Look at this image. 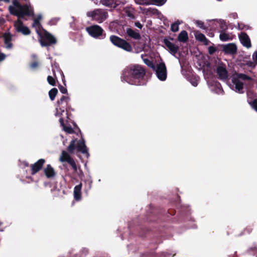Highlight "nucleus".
I'll return each instance as SVG.
<instances>
[{"label":"nucleus","mask_w":257,"mask_h":257,"mask_svg":"<svg viewBox=\"0 0 257 257\" xmlns=\"http://www.w3.org/2000/svg\"><path fill=\"white\" fill-rule=\"evenodd\" d=\"M74 127L77 128L78 132L81 135V139L77 140V139H73L70 143L69 145L67 148L66 151L63 150L61 152V154L59 158V161L61 162H67L68 163L72 168L74 171L77 172V165L74 160L70 156L69 154H73L75 150L76 149L77 151L79 152H81L83 154L89 155L88 152V149L85 145V142L84 138L82 137V135L80 128L75 123L74 124Z\"/></svg>","instance_id":"obj_1"},{"label":"nucleus","mask_w":257,"mask_h":257,"mask_svg":"<svg viewBox=\"0 0 257 257\" xmlns=\"http://www.w3.org/2000/svg\"><path fill=\"white\" fill-rule=\"evenodd\" d=\"M145 74L144 69L140 65H133L127 67L123 71L122 80L131 84L141 85L140 81Z\"/></svg>","instance_id":"obj_2"},{"label":"nucleus","mask_w":257,"mask_h":257,"mask_svg":"<svg viewBox=\"0 0 257 257\" xmlns=\"http://www.w3.org/2000/svg\"><path fill=\"white\" fill-rule=\"evenodd\" d=\"M9 10L11 14L16 16L19 18H23L25 16H34L33 8L29 3L22 5L17 0H14L12 5L9 7Z\"/></svg>","instance_id":"obj_3"},{"label":"nucleus","mask_w":257,"mask_h":257,"mask_svg":"<svg viewBox=\"0 0 257 257\" xmlns=\"http://www.w3.org/2000/svg\"><path fill=\"white\" fill-rule=\"evenodd\" d=\"M250 79V77L243 74H235L233 76L232 79V84L231 88L232 90L239 93H242L244 92V87L242 80Z\"/></svg>","instance_id":"obj_4"},{"label":"nucleus","mask_w":257,"mask_h":257,"mask_svg":"<svg viewBox=\"0 0 257 257\" xmlns=\"http://www.w3.org/2000/svg\"><path fill=\"white\" fill-rule=\"evenodd\" d=\"M87 16L97 23H101L107 19V13L104 10L96 9L88 12Z\"/></svg>","instance_id":"obj_5"},{"label":"nucleus","mask_w":257,"mask_h":257,"mask_svg":"<svg viewBox=\"0 0 257 257\" xmlns=\"http://www.w3.org/2000/svg\"><path fill=\"white\" fill-rule=\"evenodd\" d=\"M110 41L114 45L126 51L131 52L132 51L131 45L126 41L117 36L114 35L111 36L110 37Z\"/></svg>","instance_id":"obj_6"},{"label":"nucleus","mask_w":257,"mask_h":257,"mask_svg":"<svg viewBox=\"0 0 257 257\" xmlns=\"http://www.w3.org/2000/svg\"><path fill=\"white\" fill-rule=\"evenodd\" d=\"M88 34L96 39H103L105 37V34L103 33V29L98 25H93L86 28Z\"/></svg>","instance_id":"obj_7"},{"label":"nucleus","mask_w":257,"mask_h":257,"mask_svg":"<svg viewBox=\"0 0 257 257\" xmlns=\"http://www.w3.org/2000/svg\"><path fill=\"white\" fill-rule=\"evenodd\" d=\"M39 36H40V43L43 47L47 46L56 43L55 38L45 31H44Z\"/></svg>","instance_id":"obj_8"},{"label":"nucleus","mask_w":257,"mask_h":257,"mask_svg":"<svg viewBox=\"0 0 257 257\" xmlns=\"http://www.w3.org/2000/svg\"><path fill=\"white\" fill-rule=\"evenodd\" d=\"M14 27L16 31L24 35H28L31 33L28 27L24 25L23 23L19 19L14 22Z\"/></svg>","instance_id":"obj_9"},{"label":"nucleus","mask_w":257,"mask_h":257,"mask_svg":"<svg viewBox=\"0 0 257 257\" xmlns=\"http://www.w3.org/2000/svg\"><path fill=\"white\" fill-rule=\"evenodd\" d=\"M173 41V38L165 39L164 42L169 52L173 55H175L178 52L179 46L175 44Z\"/></svg>","instance_id":"obj_10"},{"label":"nucleus","mask_w":257,"mask_h":257,"mask_svg":"<svg viewBox=\"0 0 257 257\" xmlns=\"http://www.w3.org/2000/svg\"><path fill=\"white\" fill-rule=\"evenodd\" d=\"M156 75L159 79L164 81L167 78V69L164 63L158 64L156 70Z\"/></svg>","instance_id":"obj_11"},{"label":"nucleus","mask_w":257,"mask_h":257,"mask_svg":"<svg viewBox=\"0 0 257 257\" xmlns=\"http://www.w3.org/2000/svg\"><path fill=\"white\" fill-rule=\"evenodd\" d=\"M45 162L46 161L44 159H40L34 164L31 165V175H34L41 170Z\"/></svg>","instance_id":"obj_12"},{"label":"nucleus","mask_w":257,"mask_h":257,"mask_svg":"<svg viewBox=\"0 0 257 257\" xmlns=\"http://www.w3.org/2000/svg\"><path fill=\"white\" fill-rule=\"evenodd\" d=\"M101 3L103 5L114 8L119 5H124L126 3V1L122 0L120 1L117 0H101Z\"/></svg>","instance_id":"obj_13"},{"label":"nucleus","mask_w":257,"mask_h":257,"mask_svg":"<svg viewBox=\"0 0 257 257\" xmlns=\"http://www.w3.org/2000/svg\"><path fill=\"white\" fill-rule=\"evenodd\" d=\"M241 43L245 47L249 48L251 46L250 41L248 36L244 33H241L239 36Z\"/></svg>","instance_id":"obj_14"},{"label":"nucleus","mask_w":257,"mask_h":257,"mask_svg":"<svg viewBox=\"0 0 257 257\" xmlns=\"http://www.w3.org/2000/svg\"><path fill=\"white\" fill-rule=\"evenodd\" d=\"M44 173L47 178H52L56 175V173L50 164H48L44 169Z\"/></svg>","instance_id":"obj_15"},{"label":"nucleus","mask_w":257,"mask_h":257,"mask_svg":"<svg viewBox=\"0 0 257 257\" xmlns=\"http://www.w3.org/2000/svg\"><path fill=\"white\" fill-rule=\"evenodd\" d=\"M223 49L226 54H233L236 53L237 48L234 44L230 43L224 45Z\"/></svg>","instance_id":"obj_16"},{"label":"nucleus","mask_w":257,"mask_h":257,"mask_svg":"<svg viewBox=\"0 0 257 257\" xmlns=\"http://www.w3.org/2000/svg\"><path fill=\"white\" fill-rule=\"evenodd\" d=\"M217 72L221 79H226L228 77L227 72L224 66L220 65L218 66Z\"/></svg>","instance_id":"obj_17"},{"label":"nucleus","mask_w":257,"mask_h":257,"mask_svg":"<svg viewBox=\"0 0 257 257\" xmlns=\"http://www.w3.org/2000/svg\"><path fill=\"white\" fill-rule=\"evenodd\" d=\"M195 39L205 45H208L209 44V41L206 39L204 35L201 33L199 31H196L194 33Z\"/></svg>","instance_id":"obj_18"},{"label":"nucleus","mask_w":257,"mask_h":257,"mask_svg":"<svg viewBox=\"0 0 257 257\" xmlns=\"http://www.w3.org/2000/svg\"><path fill=\"white\" fill-rule=\"evenodd\" d=\"M82 184H79L75 186L74 188V197L76 200H79L81 198V188Z\"/></svg>","instance_id":"obj_19"},{"label":"nucleus","mask_w":257,"mask_h":257,"mask_svg":"<svg viewBox=\"0 0 257 257\" xmlns=\"http://www.w3.org/2000/svg\"><path fill=\"white\" fill-rule=\"evenodd\" d=\"M3 38L6 48L11 49L12 47V44L11 43L12 35L9 33H6L3 35Z\"/></svg>","instance_id":"obj_20"},{"label":"nucleus","mask_w":257,"mask_h":257,"mask_svg":"<svg viewBox=\"0 0 257 257\" xmlns=\"http://www.w3.org/2000/svg\"><path fill=\"white\" fill-rule=\"evenodd\" d=\"M140 10L141 11L143 14L147 15H155L158 13V11L157 9L151 8L146 9L140 7Z\"/></svg>","instance_id":"obj_21"},{"label":"nucleus","mask_w":257,"mask_h":257,"mask_svg":"<svg viewBox=\"0 0 257 257\" xmlns=\"http://www.w3.org/2000/svg\"><path fill=\"white\" fill-rule=\"evenodd\" d=\"M32 26L36 30L37 33L39 35L41 33H42L44 30L42 29V27L41 24L39 22H38V19H34L33 23L32 24Z\"/></svg>","instance_id":"obj_22"},{"label":"nucleus","mask_w":257,"mask_h":257,"mask_svg":"<svg viewBox=\"0 0 257 257\" xmlns=\"http://www.w3.org/2000/svg\"><path fill=\"white\" fill-rule=\"evenodd\" d=\"M178 40L180 42L185 43L188 40V33L186 31H182L179 34Z\"/></svg>","instance_id":"obj_23"},{"label":"nucleus","mask_w":257,"mask_h":257,"mask_svg":"<svg viewBox=\"0 0 257 257\" xmlns=\"http://www.w3.org/2000/svg\"><path fill=\"white\" fill-rule=\"evenodd\" d=\"M127 34L131 37L135 39H139L141 38L140 34L133 30L128 28L126 30Z\"/></svg>","instance_id":"obj_24"},{"label":"nucleus","mask_w":257,"mask_h":257,"mask_svg":"<svg viewBox=\"0 0 257 257\" xmlns=\"http://www.w3.org/2000/svg\"><path fill=\"white\" fill-rule=\"evenodd\" d=\"M219 38L221 41L225 42L231 40L232 39V37L228 33H226L224 32H221L219 35Z\"/></svg>","instance_id":"obj_25"},{"label":"nucleus","mask_w":257,"mask_h":257,"mask_svg":"<svg viewBox=\"0 0 257 257\" xmlns=\"http://www.w3.org/2000/svg\"><path fill=\"white\" fill-rule=\"evenodd\" d=\"M134 2L138 5L148 6L153 5L152 0H134Z\"/></svg>","instance_id":"obj_26"},{"label":"nucleus","mask_w":257,"mask_h":257,"mask_svg":"<svg viewBox=\"0 0 257 257\" xmlns=\"http://www.w3.org/2000/svg\"><path fill=\"white\" fill-rule=\"evenodd\" d=\"M89 253V250L86 248H83L79 252L76 254L75 257H86Z\"/></svg>","instance_id":"obj_27"},{"label":"nucleus","mask_w":257,"mask_h":257,"mask_svg":"<svg viewBox=\"0 0 257 257\" xmlns=\"http://www.w3.org/2000/svg\"><path fill=\"white\" fill-rule=\"evenodd\" d=\"M124 12L127 16L131 19H134V10L131 7H126L124 9Z\"/></svg>","instance_id":"obj_28"},{"label":"nucleus","mask_w":257,"mask_h":257,"mask_svg":"<svg viewBox=\"0 0 257 257\" xmlns=\"http://www.w3.org/2000/svg\"><path fill=\"white\" fill-rule=\"evenodd\" d=\"M69 98L70 97H61V98L58 100L57 102L59 105L65 104V106H66L69 100Z\"/></svg>","instance_id":"obj_29"},{"label":"nucleus","mask_w":257,"mask_h":257,"mask_svg":"<svg viewBox=\"0 0 257 257\" xmlns=\"http://www.w3.org/2000/svg\"><path fill=\"white\" fill-rule=\"evenodd\" d=\"M143 61L144 62V63L147 65L149 67H150V68H152L153 69H155V66L153 63V62L149 59H147V58H145L143 59Z\"/></svg>","instance_id":"obj_30"},{"label":"nucleus","mask_w":257,"mask_h":257,"mask_svg":"<svg viewBox=\"0 0 257 257\" xmlns=\"http://www.w3.org/2000/svg\"><path fill=\"white\" fill-rule=\"evenodd\" d=\"M63 130L65 132L70 134L75 133V131L73 130V129L71 126L65 125L63 127Z\"/></svg>","instance_id":"obj_31"},{"label":"nucleus","mask_w":257,"mask_h":257,"mask_svg":"<svg viewBox=\"0 0 257 257\" xmlns=\"http://www.w3.org/2000/svg\"><path fill=\"white\" fill-rule=\"evenodd\" d=\"M180 24L179 22H176L171 25V30L173 32H177L179 30V25Z\"/></svg>","instance_id":"obj_32"},{"label":"nucleus","mask_w":257,"mask_h":257,"mask_svg":"<svg viewBox=\"0 0 257 257\" xmlns=\"http://www.w3.org/2000/svg\"><path fill=\"white\" fill-rule=\"evenodd\" d=\"M153 5H156L157 6H162L167 1V0H152Z\"/></svg>","instance_id":"obj_33"},{"label":"nucleus","mask_w":257,"mask_h":257,"mask_svg":"<svg viewBox=\"0 0 257 257\" xmlns=\"http://www.w3.org/2000/svg\"><path fill=\"white\" fill-rule=\"evenodd\" d=\"M142 257H156V254L154 251L147 252L142 254Z\"/></svg>","instance_id":"obj_34"},{"label":"nucleus","mask_w":257,"mask_h":257,"mask_svg":"<svg viewBox=\"0 0 257 257\" xmlns=\"http://www.w3.org/2000/svg\"><path fill=\"white\" fill-rule=\"evenodd\" d=\"M47 80L48 83L52 86H54L56 84L55 79L51 76H48Z\"/></svg>","instance_id":"obj_35"},{"label":"nucleus","mask_w":257,"mask_h":257,"mask_svg":"<svg viewBox=\"0 0 257 257\" xmlns=\"http://www.w3.org/2000/svg\"><path fill=\"white\" fill-rule=\"evenodd\" d=\"M250 106L257 112V98L249 102Z\"/></svg>","instance_id":"obj_36"},{"label":"nucleus","mask_w":257,"mask_h":257,"mask_svg":"<svg viewBox=\"0 0 257 257\" xmlns=\"http://www.w3.org/2000/svg\"><path fill=\"white\" fill-rule=\"evenodd\" d=\"M58 92V90L56 88H53L51 89L49 92V96H56Z\"/></svg>","instance_id":"obj_37"},{"label":"nucleus","mask_w":257,"mask_h":257,"mask_svg":"<svg viewBox=\"0 0 257 257\" xmlns=\"http://www.w3.org/2000/svg\"><path fill=\"white\" fill-rule=\"evenodd\" d=\"M59 21V18H54L51 19L49 22V24L50 25H56Z\"/></svg>","instance_id":"obj_38"},{"label":"nucleus","mask_w":257,"mask_h":257,"mask_svg":"<svg viewBox=\"0 0 257 257\" xmlns=\"http://www.w3.org/2000/svg\"><path fill=\"white\" fill-rule=\"evenodd\" d=\"M195 23L200 29H205L204 24L202 21L197 20L195 21Z\"/></svg>","instance_id":"obj_39"},{"label":"nucleus","mask_w":257,"mask_h":257,"mask_svg":"<svg viewBox=\"0 0 257 257\" xmlns=\"http://www.w3.org/2000/svg\"><path fill=\"white\" fill-rule=\"evenodd\" d=\"M216 51V49L213 47H209L208 48V52L210 54H212Z\"/></svg>","instance_id":"obj_40"},{"label":"nucleus","mask_w":257,"mask_h":257,"mask_svg":"<svg viewBox=\"0 0 257 257\" xmlns=\"http://www.w3.org/2000/svg\"><path fill=\"white\" fill-rule=\"evenodd\" d=\"M190 82L194 86H196L198 84V80L197 79L191 80Z\"/></svg>","instance_id":"obj_41"},{"label":"nucleus","mask_w":257,"mask_h":257,"mask_svg":"<svg viewBox=\"0 0 257 257\" xmlns=\"http://www.w3.org/2000/svg\"><path fill=\"white\" fill-rule=\"evenodd\" d=\"M60 91L63 94H66L67 93V89L65 87L63 86H61L59 88Z\"/></svg>","instance_id":"obj_42"},{"label":"nucleus","mask_w":257,"mask_h":257,"mask_svg":"<svg viewBox=\"0 0 257 257\" xmlns=\"http://www.w3.org/2000/svg\"><path fill=\"white\" fill-rule=\"evenodd\" d=\"M135 26L139 29H142L143 27L142 25L139 22H136Z\"/></svg>","instance_id":"obj_43"},{"label":"nucleus","mask_w":257,"mask_h":257,"mask_svg":"<svg viewBox=\"0 0 257 257\" xmlns=\"http://www.w3.org/2000/svg\"><path fill=\"white\" fill-rule=\"evenodd\" d=\"M38 66V63L37 62H35L31 64V67L32 68H36Z\"/></svg>","instance_id":"obj_44"},{"label":"nucleus","mask_w":257,"mask_h":257,"mask_svg":"<svg viewBox=\"0 0 257 257\" xmlns=\"http://www.w3.org/2000/svg\"><path fill=\"white\" fill-rule=\"evenodd\" d=\"M6 58V55L3 53L0 54V62L4 60Z\"/></svg>","instance_id":"obj_45"},{"label":"nucleus","mask_w":257,"mask_h":257,"mask_svg":"<svg viewBox=\"0 0 257 257\" xmlns=\"http://www.w3.org/2000/svg\"><path fill=\"white\" fill-rule=\"evenodd\" d=\"M78 174L80 178H81L82 176L83 175V173L80 168H79V172L78 173Z\"/></svg>","instance_id":"obj_46"},{"label":"nucleus","mask_w":257,"mask_h":257,"mask_svg":"<svg viewBox=\"0 0 257 257\" xmlns=\"http://www.w3.org/2000/svg\"><path fill=\"white\" fill-rule=\"evenodd\" d=\"M59 121L61 123V125L63 126V127L65 125L64 122V119L62 118H60L59 119Z\"/></svg>","instance_id":"obj_47"},{"label":"nucleus","mask_w":257,"mask_h":257,"mask_svg":"<svg viewBox=\"0 0 257 257\" xmlns=\"http://www.w3.org/2000/svg\"><path fill=\"white\" fill-rule=\"evenodd\" d=\"M42 16L41 14H39L38 15L36 18H35L34 19H38V22H40V20L42 19Z\"/></svg>","instance_id":"obj_48"},{"label":"nucleus","mask_w":257,"mask_h":257,"mask_svg":"<svg viewBox=\"0 0 257 257\" xmlns=\"http://www.w3.org/2000/svg\"><path fill=\"white\" fill-rule=\"evenodd\" d=\"M23 165L26 167H28L30 166L29 163L26 161L24 162Z\"/></svg>","instance_id":"obj_49"},{"label":"nucleus","mask_w":257,"mask_h":257,"mask_svg":"<svg viewBox=\"0 0 257 257\" xmlns=\"http://www.w3.org/2000/svg\"><path fill=\"white\" fill-rule=\"evenodd\" d=\"M168 212L169 214H170L171 215H173L175 214V211L174 210H171V212H170L169 211H168Z\"/></svg>","instance_id":"obj_50"},{"label":"nucleus","mask_w":257,"mask_h":257,"mask_svg":"<svg viewBox=\"0 0 257 257\" xmlns=\"http://www.w3.org/2000/svg\"><path fill=\"white\" fill-rule=\"evenodd\" d=\"M250 249L253 250V251H256L257 250V247H254L253 248H251Z\"/></svg>","instance_id":"obj_51"},{"label":"nucleus","mask_w":257,"mask_h":257,"mask_svg":"<svg viewBox=\"0 0 257 257\" xmlns=\"http://www.w3.org/2000/svg\"><path fill=\"white\" fill-rule=\"evenodd\" d=\"M255 56L256 60L257 61V51L254 53V54L253 55V56Z\"/></svg>","instance_id":"obj_52"},{"label":"nucleus","mask_w":257,"mask_h":257,"mask_svg":"<svg viewBox=\"0 0 257 257\" xmlns=\"http://www.w3.org/2000/svg\"><path fill=\"white\" fill-rule=\"evenodd\" d=\"M91 183L92 182H90L89 183V187H88V189H90L91 187Z\"/></svg>","instance_id":"obj_53"},{"label":"nucleus","mask_w":257,"mask_h":257,"mask_svg":"<svg viewBox=\"0 0 257 257\" xmlns=\"http://www.w3.org/2000/svg\"><path fill=\"white\" fill-rule=\"evenodd\" d=\"M52 101L54 100L55 97H50Z\"/></svg>","instance_id":"obj_54"},{"label":"nucleus","mask_w":257,"mask_h":257,"mask_svg":"<svg viewBox=\"0 0 257 257\" xmlns=\"http://www.w3.org/2000/svg\"><path fill=\"white\" fill-rule=\"evenodd\" d=\"M53 73H54H54H55V70H54V67H53Z\"/></svg>","instance_id":"obj_55"},{"label":"nucleus","mask_w":257,"mask_h":257,"mask_svg":"<svg viewBox=\"0 0 257 257\" xmlns=\"http://www.w3.org/2000/svg\"><path fill=\"white\" fill-rule=\"evenodd\" d=\"M216 85L217 87H218L219 84H216Z\"/></svg>","instance_id":"obj_56"}]
</instances>
